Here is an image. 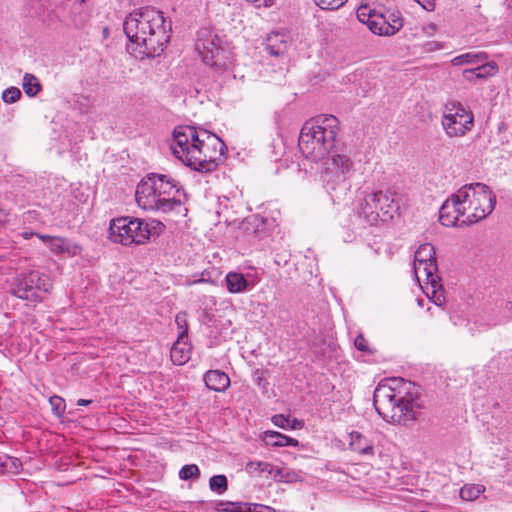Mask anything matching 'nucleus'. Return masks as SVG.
<instances>
[{
	"label": "nucleus",
	"mask_w": 512,
	"mask_h": 512,
	"mask_svg": "<svg viewBox=\"0 0 512 512\" xmlns=\"http://www.w3.org/2000/svg\"><path fill=\"white\" fill-rule=\"evenodd\" d=\"M263 441L265 442L266 445L273 446V447H285V446L296 447L299 444L298 440L291 438L289 436H286L277 431L264 432Z\"/></svg>",
	"instance_id": "22"
},
{
	"label": "nucleus",
	"mask_w": 512,
	"mask_h": 512,
	"mask_svg": "<svg viewBox=\"0 0 512 512\" xmlns=\"http://www.w3.org/2000/svg\"><path fill=\"white\" fill-rule=\"evenodd\" d=\"M370 195L378 209L380 221H388L398 212L399 196L395 191L387 189L370 193Z\"/></svg>",
	"instance_id": "14"
},
{
	"label": "nucleus",
	"mask_w": 512,
	"mask_h": 512,
	"mask_svg": "<svg viewBox=\"0 0 512 512\" xmlns=\"http://www.w3.org/2000/svg\"><path fill=\"white\" fill-rule=\"evenodd\" d=\"M275 481H281L291 483L295 480V473L286 469H280L274 467V473L272 474Z\"/></svg>",
	"instance_id": "36"
},
{
	"label": "nucleus",
	"mask_w": 512,
	"mask_h": 512,
	"mask_svg": "<svg viewBox=\"0 0 512 512\" xmlns=\"http://www.w3.org/2000/svg\"><path fill=\"white\" fill-rule=\"evenodd\" d=\"M314 4L322 10H338L347 0H313Z\"/></svg>",
	"instance_id": "33"
},
{
	"label": "nucleus",
	"mask_w": 512,
	"mask_h": 512,
	"mask_svg": "<svg viewBox=\"0 0 512 512\" xmlns=\"http://www.w3.org/2000/svg\"><path fill=\"white\" fill-rule=\"evenodd\" d=\"M170 148L177 159L200 173L214 171L227 151L217 135L189 125L175 127Z\"/></svg>",
	"instance_id": "1"
},
{
	"label": "nucleus",
	"mask_w": 512,
	"mask_h": 512,
	"mask_svg": "<svg viewBox=\"0 0 512 512\" xmlns=\"http://www.w3.org/2000/svg\"><path fill=\"white\" fill-rule=\"evenodd\" d=\"M367 27L372 33L380 36H392L395 34V29L388 28L387 20L382 15L376 14V17L369 22Z\"/></svg>",
	"instance_id": "26"
},
{
	"label": "nucleus",
	"mask_w": 512,
	"mask_h": 512,
	"mask_svg": "<svg viewBox=\"0 0 512 512\" xmlns=\"http://www.w3.org/2000/svg\"><path fill=\"white\" fill-rule=\"evenodd\" d=\"M441 124L448 137H462L472 129L474 115L460 102L452 101L445 106Z\"/></svg>",
	"instance_id": "11"
},
{
	"label": "nucleus",
	"mask_w": 512,
	"mask_h": 512,
	"mask_svg": "<svg viewBox=\"0 0 512 512\" xmlns=\"http://www.w3.org/2000/svg\"><path fill=\"white\" fill-rule=\"evenodd\" d=\"M391 17V21L387 20V26L390 29H395V33H397L403 26L402 19L394 14Z\"/></svg>",
	"instance_id": "41"
},
{
	"label": "nucleus",
	"mask_w": 512,
	"mask_h": 512,
	"mask_svg": "<svg viewBox=\"0 0 512 512\" xmlns=\"http://www.w3.org/2000/svg\"><path fill=\"white\" fill-rule=\"evenodd\" d=\"M86 0H76L75 2H79L80 4L84 3Z\"/></svg>",
	"instance_id": "49"
},
{
	"label": "nucleus",
	"mask_w": 512,
	"mask_h": 512,
	"mask_svg": "<svg viewBox=\"0 0 512 512\" xmlns=\"http://www.w3.org/2000/svg\"><path fill=\"white\" fill-rule=\"evenodd\" d=\"M92 403V400H86V399H79L77 401L78 406H87Z\"/></svg>",
	"instance_id": "47"
},
{
	"label": "nucleus",
	"mask_w": 512,
	"mask_h": 512,
	"mask_svg": "<svg viewBox=\"0 0 512 512\" xmlns=\"http://www.w3.org/2000/svg\"><path fill=\"white\" fill-rule=\"evenodd\" d=\"M215 510L218 512H250L248 503L217 501Z\"/></svg>",
	"instance_id": "29"
},
{
	"label": "nucleus",
	"mask_w": 512,
	"mask_h": 512,
	"mask_svg": "<svg viewBox=\"0 0 512 512\" xmlns=\"http://www.w3.org/2000/svg\"><path fill=\"white\" fill-rule=\"evenodd\" d=\"M443 47H444V45L437 41H429L425 44V50L429 51V52L442 49Z\"/></svg>",
	"instance_id": "44"
},
{
	"label": "nucleus",
	"mask_w": 512,
	"mask_h": 512,
	"mask_svg": "<svg viewBox=\"0 0 512 512\" xmlns=\"http://www.w3.org/2000/svg\"><path fill=\"white\" fill-rule=\"evenodd\" d=\"M205 280L203 278L199 279L197 282H204Z\"/></svg>",
	"instance_id": "50"
},
{
	"label": "nucleus",
	"mask_w": 512,
	"mask_h": 512,
	"mask_svg": "<svg viewBox=\"0 0 512 512\" xmlns=\"http://www.w3.org/2000/svg\"><path fill=\"white\" fill-rule=\"evenodd\" d=\"M199 475H200V470H199L198 466L195 464L184 465L179 471V477L182 480L198 478Z\"/></svg>",
	"instance_id": "35"
},
{
	"label": "nucleus",
	"mask_w": 512,
	"mask_h": 512,
	"mask_svg": "<svg viewBox=\"0 0 512 512\" xmlns=\"http://www.w3.org/2000/svg\"><path fill=\"white\" fill-rule=\"evenodd\" d=\"M496 196L483 183L466 184L451 194L439 210V220L446 227L469 226L492 213Z\"/></svg>",
	"instance_id": "2"
},
{
	"label": "nucleus",
	"mask_w": 512,
	"mask_h": 512,
	"mask_svg": "<svg viewBox=\"0 0 512 512\" xmlns=\"http://www.w3.org/2000/svg\"><path fill=\"white\" fill-rule=\"evenodd\" d=\"M488 59L486 52H467L454 57L451 60L453 66L476 65L485 62Z\"/></svg>",
	"instance_id": "24"
},
{
	"label": "nucleus",
	"mask_w": 512,
	"mask_h": 512,
	"mask_svg": "<svg viewBox=\"0 0 512 512\" xmlns=\"http://www.w3.org/2000/svg\"><path fill=\"white\" fill-rule=\"evenodd\" d=\"M123 30L128 40L136 46L141 58L159 56L170 40L171 24L163 13L152 7H142L130 12Z\"/></svg>",
	"instance_id": "3"
},
{
	"label": "nucleus",
	"mask_w": 512,
	"mask_h": 512,
	"mask_svg": "<svg viewBox=\"0 0 512 512\" xmlns=\"http://www.w3.org/2000/svg\"><path fill=\"white\" fill-rule=\"evenodd\" d=\"M484 311L490 324L496 325L512 317V302L498 297L494 302L486 303Z\"/></svg>",
	"instance_id": "15"
},
{
	"label": "nucleus",
	"mask_w": 512,
	"mask_h": 512,
	"mask_svg": "<svg viewBox=\"0 0 512 512\" xmlns=\"http://www.w3.org/2000/svg\"><path fill=\"white\" fill-rule=\"evenodd\" d=\"M415 1L417 3H419L427 11H433L435 8L434 0H415Z\"/></svg>",
	"instance_id": "45"
},
{
	"label": "nucleus",
	"mask_w": 512,
	"mask_h": 512,
	"mask_svg": "<svg viewBox=\"0 0 512 512\" xmlns=\"http://www.w3.org/2000/svg\"><path fill=\"white\" fill-rule=\"evenodd\" d=\"M36 15L40 17V16H41V13H40V12H38V11H36Z\"/></svg>",
	"instance_id": "51"
},
{
	"label": "nucleus",
	"mask_w": 512,
	"mask_h": 512,
	"mask_svg": "<svg viewBox=\"0 0 512 512\" xmlns=\"http://www.w3.org/2000/svg\"><path fill=\"white\" fill-rule=\"evenodd\" d=\"M356 14L358 20L366 25L376 17V13L368 5H361Z\"/></svg>",
	"instance_id": "34"
},
{
	"label": "nucleus",
	"mask_w": 512,
	"mask_h": 512,
	"mask_svg": "<svg viewBox=\"0 0 512 512\" xmlns=\"http://www.w3.org/2000/svg\"><path fill=\"white\" fill-rule=\"evenodd\" d=\"M375 202L373 201L370 193L367 194L358 204V215L368 225H376L380 221L379 212H377Z\"/></svg>",
	"instance_id": "18"
},
{
	"label": "nucleus",
	"mask_w": 512,
	"mask_h": 512,
	"mask_svg": "<svg viewBox=\"0 0 512 512\" xmlns=\"http://www.w3.org/2000/svg\"><path fill=\"white\" fill-rule=\"evenodd\" d=\"M349 448L363 456H374V442L358 431H352L349 435Z\"/></svg>",
	"instance_id": "17"
},
{
	"label": "nucleus",
	"mask_w": 512,
	"mask_h": 512,
	"mask_svg": "<svg viewBox=\"0 0 512 512\" xmlns=\"http://www.w3.org/2000/svg\"><path fill=\"white\" fill-rule=\"evenodd\" d=\"M179 184L165 174L151 173L136 187L135 198L144 210L169 212L182 205Z\"/></svg>",
	"instance_id": "5"
},
{
	"label": "nucleus",
	"mask_w": 512,
	"mask_h": 512,
	"mask_svg": "<svg viewBox=\"0 0 512 512\" xmlns=\"http://www.w3.org/2000/svg\"><path fill=\"white\" fill-rule=\"evenodd\" d=\"M196 50L203 62L210 67L220 70L226 69L230 64V52L222 40L209 29H201L198 32Z\"/></svg>",
	"instance_id": "10"
},
{
	"label": "nucleus",
	"mask_w": 512,
	"mask_h": 512,
	"mask_svg": "<svg viewBox=\"0 0 512 512\" xmlns=\"http://www.w3.org/2000/svg\"><path fill=\"white\" fill-rule=\"evenodd\" d=\"M22 86L25 94L29 97L36 96L42 88L38 78L30 73L24 75Z\"/></svg>",
	"instance_id": "28"
},
{
	"label": "nucleus",
	"mask_w": 512,
	"mask_h": 512,
	"mask_svg": "<svg viewBox=\"0 0 512 512\" xmlns=\"http://www.w3.org/2000/svg\"><path fill=\"white\" fill-rule=\"evenodd\" d=\"M266 49L273 56L282 55L287 50L285 35L273 32L267 36Z\"/></svg>",
	"instance_id": "23"
},
{
	"label": "nucleus",
	"mask_w": 512,
	"mask_h": 512,
	"mask_svg": "<svg viewBox=\"0 0 512 512\" xmlns=\"http://www.w3.org/2000/svg\"><path fill=\"white\" fill-rule=\"evenodd\" d=\"M52 281L49 276L36 270L18 274L12 284V293L23 300L41 302L43 293H49Z\"/></svg>",
	"instance_id": "9"
},
{
	"label": "nucleus",
	"mask_w": 512,
	"mask_h": 512,
	"mask_svg": "<svg viewBox=\"0 0 512 512\" xmlns=\"http://www.w3.org/2000/svg\"><path fill=\"white\" fill-rule=\"evenodd\" d=\"M477 67L472 69H465L463 71V77L472 81L473 78L476 79H487L489 77L494 76L498 72V65L494 61L487 62V60L483 63L476 64Z\"/></svg>",
	"instance_id": "19"
},
{
	"label": "nucleus",
	"mask_w": 512,
	"mask_h": 512,
	"mask_svg": "<svg viewBox=\"0 0 512 512\" xmlns=\"http://www.w3.org/2000/svg\"><path fill=\"white\" fill-rule=\"evenodd\" d=\"M205 385L208 389L223 392L230 385L228 375L220 370H210L204 375Z\"/></svg>",
	"instance_id": "21"
},
{
	"label": "nucleus",
	"mask_w": 512,
	"mask_h": 512,
	"mask_svg": "<svg viewBox=\"0 0 512 512\" xmlns=\"http://www.w3.org/2000/svg\"><path fill=\"white\" fill-rule=\"evenodd\" d=\"M355 347L364 353L371 354L372 350L370 349L368 345V341L364 338L362 334L357 335V337L354 340Z\"/></svg>",
	"instance_id": "39"
},
{
	"label": "nucleus",
	"mask_w": 512,
	"mask_h": 512,
	"mask_svg": "<svg viewBox=\"0 0 512 512\" xmlns=\"http://www.w3.org/2000/svg\"><path fill=\"white\" fill-rule=\"evenodd\" d=\"M86 19H87L86 14L79 12L78 15L74 16L71 19V25L76 28H80L84 25V23L86 22Z\"/></svg>",
	"instance_id": "42"
},
{
	"label": "nucleus",
	"mask_w": 512,
	"mask_h": 512,
	"mask_svg": "<svg viewBox=\"0 0 512 512\" xmlns=\"http://www.w3.org/2000/svg\"><path fill=\"white\" fill-rule=\"evenodd\" d=\"M49 402L56 415L60 416L65 411V401L60 396H51Z\"/></svg>",
	"instance_id": "38"
},
{
	"label": "nucleus",
	"mask_w": 512,
	"mask_h": 512,
	"mask_svg": "<svg viewBox=\"0 0 512 512\" xmlns=\"http://www.w3.org/2000/svg\"><path fill=\"white\" fill-rule=\"evenodd\" d=\"M246 1L248 3H251L252 5H254L257 8L272 7L276 3V0H246Z\"/></svg>",
	"instance_id": "43"
},
{
	"label": "nucleus",
	"mask_w": 512,
	"mask_h": 512,
	"mask_svg": "<svg viewBox=\"0 0 512 512\" xmlns=\"http://www.w3.org/2000/svg\"><path fill=\"white\" fill-rule=\"evenodd\" d=\"M21 98V91L17 87H9L2 92V100L7 104L17 102Z\"/></svg>",
	"instance_id": "37"
},
{
	"label": "nucleus",
	"mask_w": 512,
	"mask_h": 512,
	"mask_svg": "<svg viewBox=\"0 0 512 512\" xmlns=\"http://www.w3.org/2000/svg\"><path fill=\"white\" fill-rule=\"evenodd\" d=\"M175 323L178 328V337L188 338L187 313L184 311L177 313Z\"/></svg>",
	"instance_id": "32"
},
{
	"label": "nucleus",
	"mask_w": 512,
	"mask_h": 512,
	"mask_svg": "<svg viewBox=\"0 0 512 512\" xmlns=\"http://www.w3.org/2000/svg\"><path fill=\"white\" fill-rule=\"evenodd\" d=\"M209 487L213 492L221 495L228 489V481L225 475H214L209 480Z\"/></svg>",
	"instance_id": "31"
},
{
	"label": "nucleus",
	"mask_w": 512,
	"mask_h": 512,
	"mask_svg": "<svg viewBox=\"0 0 512 512\" xmlns=\"http://www.w3.org/2000/svg\"><path fill=\"white\" fill-rule=\"evenodd\" d=\"M353 171V162L344 154L332 151L323 163L321 178L334 200H340L350 190L348 178Z\"/></svg>",
	"instance_id": "7"
},
{
	"label": "nucleus",
	"mask_w": 512,
	"mask_h": 512,
	"mask_svg": "<svg viewBox=\"0 0 512 512\" xmlns=\"http://www.w3.org/2000/svg\"><path fill=\"white\" fill-rule=\"evenodd\" d=\"M413 270L418 281H420L422 276L425 277L427 284L431 285L434 294L442 287L440 278L436 274L438 270L436 250L432 244H422L416 250Z\"/></svg>",
	"instance_id": "12"
},
{
	"label": "nucleus",
	"mask_w": 512,
	"mask_h": 512,
	"mask_svg": "<svg viewBox=\"0 0 512 512\" xmlns=\"http://www.w3.org/2000/svg\"><path fill=\"white\" fill-rule=\"evenodd\" d=\"M226 286L230 293H242L248 286V281L243 274L237 272H229L226 275Z\"/></svg>",
	"instance_id": "25"
},
{
	"label": "nucleus",
	"mask_w": 512,
	"mask_h": 512,
	"mask_svg": "<svg viewBox=\"0 0 512 512\" xmlns=\"http://www.w3.org/2000/svg\"><path fill=\"white\" fill-rule=\"evenodd\" d=\"M338 132L339 121L335 116H318L302 126L299 149L307 159L315 162L324 160L334 150Z\"/></svg>",
	"instance_id": "6"
},
{
	"label": "nucleus",
	"mask_w": 512,
	"mask_h": 512,
	"mask_svg": "<svg viewBox=\"0 0 512 512\" xmlns=\"http://www.w3.org/2000/svg\"><path fill=\"white\" fill-rule=\"evenodd\" d=\"M276 227L275 219L259 214L247 217L243 222V230L247 240L253 244L265 242Z\"/></svg>",
	"instance_id": "13"
},
{
	"label": "nucleus",
	"mask_w": 512,
	"mask_h": 512,
	"mask_svg": "<svg viewBox=\"0 0 512 512\" xmlns=\"http://www.w3.org/2000/svg\"><path fill=\"white\" fill-rule=\"evenodd\" d=\"M35 235L49 248L53 236L39 233H36Z\"/></svg>",
	"instance_id": "46"
},
{
	"label": "nucleus",
	"mask_w": 512,
	"mask_h": 512,
	"mask_svg": "<svg viewBox=\"0 0 512 512\" xmlns=\"http://www.w3.org/2000/svg\"><path fill=\"white\" fill-rule=\"evenodd\" d=\"M485 492V486L482 484H465L460 489V497L465 501H474L476 500L482 493Z\"/></svg>",
	"instance_id": "27"
},
{
	"label": "nucleus",
	"mask_w": 512,
	"mask_h": 512,
	"mask_svg": "<svg viewBox=\"0 0 512 512\" xmlns=\"http://www.w3.org/2000/svg\"><path fill=\"white\" fill-rule=\"evenodd\" d=\"M150 236L149 224L140 218L125 216L110 222L109 239L113 243L124 246L141 245L146 243Z\"/></svg>",
	"instance_id": "8"
},
{
	"label": "nucleus",
	"mask_w": 512,
	"mask_h": 512,
	"mask_svg": "<svg viewBox=\"0 0 512 512\" xmlns=\"http://www.w3.org/2000/svg\"><path fill=\"white\" fill-rule=\"evenodd\" d=\"M5 458V461L3 460L2 457H0V470H2L4 467L7 466V461H10V458L9 457H4Z\"/></svg>",
	"instance_id": "48"
},
{
	"label": "nucleus",
	"mask_w": 512,
	"mask_h": 512,
	"mask_svg": "<svg viewBox=\"0 0 512 512\" xmlns=\"http://www.w3.org/2000/svg\"><path fill=\"white\" fill-rule=\"evenodd\" d=\"M245 469L248 473L265 472L269 475L274 473V466L268 462L252 460L247 462Z\"/></svg>",
	"instance_id": "30"
},
{
	"label": "nucleus",
	"mask_w": 512,
	"mask_h": 512,
	"mask_svg": "<svg viewBox=\"0 0 512 512\" xmlns=\"http://www.w3.org/2000/svg\"><path fill=\"white\" fill-rule=\"evenodd\" d=\"M191 348L188 338L178 337L170 351L172 362L175 365H184L190 359Z\"/></svg>",
	"instance_id": "20"
},
{
	"label": "nucleus",
	"mask_w": 512,
	"mask_h": 512,
	"mask_svg": "<svg viewBox=\"0 0 512 512\" xmlns=\"http://www.w3.org/2000/svg\"><path fill=\"white\" fill-rule=\"evenodd\" d=\"M412 382L403 378L381 381L373 395L377 413L387 422L407 425L416 418L420 408Z\"/></svg>",
	"instance_id": "4"
},
{
	"label": "nucleus",
	"mask_w": 512,
	"mask_h": 512,
	"mask_svg": "<svg viewBox=\"0 0 512 512\" xmlns=\"http://www.w3.org/2000/svg\"><path fill=\"white\" fill-rule=\"evenodd\" d=\"M49 250L56 255L66 254L70 257H74L81 253L82 247L68 238L53 236Z\"/></svg>",
	"instance_id": "16"
},
{
	"label": "nucleus",
	"mask_w": 512,
	"mask_h": 512,
	"mask_svg": "<svg viewBox=\"0 0 512 512\" xmlns=\"http://www.w3.org/2000/svg\"><path fill=\"white\" fill-rule=\"evenodd\" d=\"M272 422L280 428L294 427V425L290 424V419L282 414L274 415L272 417Z\"/></svg>",
	"instance_id": "40"
}]
</instances>
